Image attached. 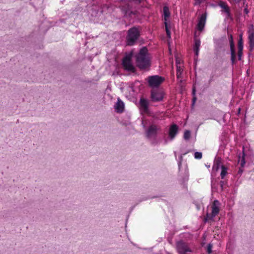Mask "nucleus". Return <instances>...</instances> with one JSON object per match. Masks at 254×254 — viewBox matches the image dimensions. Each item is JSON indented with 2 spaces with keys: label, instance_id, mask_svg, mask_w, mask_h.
Wrapping results in <instances>:
<instances>
[{
  "label": "nucleus",
  "instance_id": "obj_1",
  "mask_svg": "<svg viewBox=\"0 0 254 254\" xmlns=\"http://www.w3.org/2000/svg\"><path fill=\"white\" fill-rule=\"evenodd\" d=\"M135 58L136 65L140 69H146L150 66V59L146 48H141Z\"/></svg>",
  "mask_w": 254,
  "mask_h": 254
},
{
  "label": "nucleus",
  "instance_id": "obj_2",
  "mask_svg": "<svg viewBox=\"0 0 254 254\" xmlns=\"http://www.w3.org/2000/svg\"><path fill=\"white\" fill-rule=\"evenodd\" d=\"M220 203L217 200H215L212 205V212L211 214L207 213L204 218V221L213 220V218L218 214L220 211Z\"/></svg>",
  "mask_w": 254,
  "mask_h": 254
},
{
  "label": "nucleus",
  "instance_id": "obj_3",
  "mask_svg": "<svg viewBox=\"0 0 254 254\" xmlns=\"http://www.w3.org/2000/svg\"><path fill=\"white\" fill-rule=\"evenodd\" d=\"M139 36V32L138 29L133 27L128 31V34L127 37V43L128 45H133L134 42L137 40Z\"/></svg>",
  "mask_w": 254,
  "mask_h": 254
},
{
  "label": "nucleus",
  "instance_id": "obj_4",
  "mask_svg": "<svg viewBox=\"0 0 254 254\" xmlns=\"http://www.w3.org/2000/svg\"><path fill=\"white\" fill-rule=\"evenodd\" d=\"M159 130L160 127L154 124H152L146 129L145 132V136L146 138L150 139L155 138Z\"/></svg>",
  "mask_w": 254,
  "mask_h": 254
},
{
  "label": "nucleus",
  "instance_id": "obj_5",
  "mask_svg": "<svg viewBox=\"0 0 254 254\" xmlns=\"http://www.w3.org/2000/svg\"><path fill=\"white\" fill-rule=\"evenodd\" d=\"M164 80V78L159 75L150 76L148 77L149 85L152 87L159 86Z\"/></svg>",
  "mask_w": 254,
  "mask_h": 254
},
{
  "label": "nucleus",
  "instance_id": "obj_6",
  "mask_svg": "<svg viewBox=\"0 0 254 254\" xmlns=\"http://www.w3.org/2000/svg\"><path fill=\"white\" fill-rule=\"evenodd\" d=\"M176 247L179 254H190L189 253L191 252L188 245L182 241L177 243Z\"/></svg>",
  "mask_w": 254,
  "mask_h": 254
},
{
  "label": "nucleus",
  "instance_id": "obj_7",
  "mask_svg": "<svg viewBox=\"0 0 254 254\" xmlns=\"http://www.w3.org/2000/svg\"><path fill=\"white\" fill-rule=\"evenodd\" d=\"M248 33L249 50L252 52L254 49V26L253 24H250L249 26Z\"/></svg>",
  "mask_w": 254,
  "mask_h": 254
},
{
  "label": "nucleus",
  "instance_id": "obj_8",
  "mask_svg": "<svg viewBox=\"0 0 254 254\" xmlns=\"http://www.w3.org/2000/svg\"><path fill=\"white\" fill-rule=\"evenodd\" d=\"M123 65L125 69L127 71L134 72L135 68L132 64L129 57L126 56L123 60Z\"/></svg>",
  "mask_w": 254,
  "mask_h": 254
},
{
  "label": "nucleus",
  "instance_id": "obj_9",
  "mask_svg": "<svg viewBox=\"0 0 254 254\" xmlns=\"http://www.w3.org/2000/svg\"><path fill=\"white\" fill-rule=\"evenodd\" d=\"M229 41L231 50V61L232 64H234L236 63V56L235 51V45L233 42V37L232 35H231L229 37Z\"/></svg>",
  "mask_w": 254,
  "mask_h": 254
},
{
  "label": "nucleus",
  "instance_id": "obj_10",
  "mask_svg": "<svg viewBox=\"0 0 254 254\" xmlns=\"http://www.w3.org/2000/svg\"><path fill=\"white\" fill-rule=\"evenodd\" d=\"M207 18L206 13L202 14L199 18L198 22L197 25V29L200 31L203 30L206 23Z\"/></svg>",
  "mask_w": 254,
  "mask_h": 254
},
{
  "label": "nucleus",
  "instance_id": "obj_11",
  "mask_svg": "<svg viewBox=\"0 0 254 254\" xmlns=\"http://www.w3.org/2000/svg\"><path fill=\"white\" fill-rule=\"evenodd\" d=\"M151 97L153 101H160L162 100L163 98V93L160 91L152 90Z\"/></svg>",
  "mask_w": 254,
  "mask_h": 254
},
{
  "label": "nucleus",
  "instance_id": "obj_12",
  "mask_svg": "<svg viewBox=\"0 0 254 254\" xmlns=\"http://www.w3.org/2000/svg\"><path fill=\"white\" fill-rule=\"evenodd\" d=\"M178 132V127L175 125H172L169 128V137L171 140H173Z\"/></svg>",
  "mask_w": 254,
  "mask_h": 254
},
{
  "label": "nucleus",
  "instance_id": "obj_13",
  "mask_svg": "<svg viewBox=\"0 0 254 254\" xmlns=\"http://www.w3.org/2000/svg\"><path fill=\"white\" fill-rule=\"evenodd\" d=\"M114 108L117 113H123L125 109L124 103L119 98L117 103L114 105Z\"/></svg>",
  "mask_w": 254,
  "mask_h": 254
},
{
  "label": "nucleus",
  "instance_id": "obj_14",
  "mask_svg": "<svg viewBox=\"0 0 254 254\" xmlns=\"http://www.w3.org/2000/svg\"><path fill=\"white\" fill-rule=\"evenodd\" d=\"M140 110L142 112L147 113L148 112V102L144 98H141L139 101Z\"/></svg>",
  "mask_w": 254,
  "mask_h": 254
},
{
  "label": "nucleus",
  "instance_id": "obj_15",
  "mask_svg": "<svg viewBox=\"0 0 254 254\" xmlns=\"http://www.w3.org/2000/svg\"><path fill=\"white\" fill-rule=\"evenodd\" d=\"M219 6L222 9V11L225 12L227 15V17H229L230 16V8L227 3L223 1H220L218 4Z\"/></svg>",
  "mask_w": 254,
  "mask_h": 254
},
{
  "label": "nucleus",
  "instance_id": "obj_16",
  "mask_svg": "<svg viewBox=\"0 0 254 254\" xmlns=\"http://www.w3.org/2000/svg\"><path fill=\"white\" fill-rule=\"evenodd\" d=\"M200 46V40L199 39L194 38V45L193 46V50L195 52V56L198 55L199 47Z\"/></svg>",
  "mask_w": 254,
  "mask_h": 254
},
{
  "label": "nucleus",
  "instance_id": "obj_17",
  "mask_svg": "<svg viewBox=\"0 0 254 254\" xmlns=\"http://www.w3.org/2000/svg\"><path fill=\"white\" fill-rule=\"evenodd\" d=\"M245 156V154L244 153V151L243 150L242 156L241 157L240 156H239V159L238 160L239 163L240 164V165L242 167H244L246 164Z\"/></svg>",
  "mask_w": 254,
  "mask_h": 254
},
{
  "label": "nucleus",
  "instance_id": "obj_18",
  "mask_svg": "<svg viewBox=\"0 0 254 254\" xmlns=\"http://www.w3.org/2000/svg\"><path fill=\"white\" fill-rule=\"evenodd\" d=\"M163 13L164 15V19L166 20V18L168 17L170 15L169 10L168 7L164 6L163 7Z\"/></svg>",
  "mask_w": 254,
  "mask_h": 254
},
{
  "label": "nucleus",
  "instance_id": "obj_19",
  "mask_svg": "<svg viewBox=\"0 0 254 254\" xmlns=\"http://www.w3.org/2000/svg\"><path fill=\"white\" fill-rule=\"evenodd\" d=\"M183 69L180 67L177 66V77L178 79L181 77V75L183 72Z\"/></svg>",
  "mask_w": 254,
  "mask_h": 254
},
{
  "label": "nucleus",
  "instance_id": "obj_20",
  "mask_svg": "<svg viewBox=\"0 0 254 254\" xmlns=\"http://www.w3.org/2000/svg\"><path fill=\"white\" fill-rule=\"evenodd\" d=\"M190 137V131L189 130H187L185 131L184 134V138L186 140H188Z\"/></svg>",
  "mask_w": 254,
  "mask_h": 254
},
{
  "label": "nucleus",
  "instance_id": "obj_21",
  "mask_svg": "<svg viewBox=\"0 0 254 254\" xmlns=\"http://www.w3.org/2000/svg\"><path fill=\"white\" fill-rule=\"evenodd\" d=\"M227 174V169L223 166H222V171L221 172V177L222 179H224Z\"/></svg>",
  "mask_w": 254,
  "mask_h": 254
},
{
  "label": "nucleus",
  "instance_id": "obj_22",
  "mask_svg": "<svg viewBox=\"0 0 254 254\" xmlns=\"http://www.w3.org/2000/svg\"><path fill=\"white\" fill-rule=\"evenodd\" d=\"M243 44L242 37H241L239 42H238V50L239 51H243Z\"/></svg>",
  "mask_w": 254,
  "mask_h": 254
},
{
  "label": "nucleus",
  "instance_id": "obj_23",
  "mask_svg": "<svg viewBox=\"0 0 254 254\" xmlns=\"http://www.w3.org/2000/svg\"><path fill=\"white\" fill-rule=\"evenodd\" d=\"M187 153L186 152L185 153H183V154H182L179 157V161H178V167H179V168L180 169L181 168V165H182V162L183 161V156L186 155Z\"/></svg>",
  "mask_w": 254,
  "mask_h": 254
},
{
  "label": "nucleus",
  "instance_id": "obj_24",
  "mask_svg": "<svg viewBox=\"0 0 254 254\" xmlns=\"http://www.w3.org/2000/svg\"><path fill=\"white\" fill-rule=\"evenodd\" d=\"M192 94H193V98H192V105H194L196 100V97H195V87L193 86L192 88Z\"/></svg>",
  "mask_w": 254,
  "mask_h": 254
},
{
  "label": "nucleus",
  "instance_id": "obj_25",
  "mask_svg": "<svg viewBox=\"0 0 254 254\" xmlns=\"http://www.w3.org/2000/svg\"><path fill=\"white\" fill-rule=\"evenodd\" d=\"M194 157L195 159H199L202 158V153L199 152H196L194 153Z\"/></svg>",
  "mask_w": 254,
  "mask_h": 254
},
{
  "label": "nucleus",
  "instance_id": "obj_26",
  "mask_svg": "<svg viewBox=\"0 0 254 254\" xmlns=\"http://www.w3.org/2000/svg\"><path fill=\"white\" fill-rule=\"evenodd\" d=\"M212 245L211 244H209L208 245H207V253L210 254L212 253Z\"/></svg>",
  "mask_w": 254,
  "mask_h": 254
},
{
  "label": "nucleus",
  "instance_id": "obj_27",
  "mask_svg": "<svg viewBox=\"0 0 254 254\" xmlns=\"http://www.w3.org/2000/svg\"><path fill=\"white\" fill-rule=\"evenodd\" d=\"M165 24L166 31V34H167V37L170 38L171 36V33H170V31L169 30V29H168L167 23L165 22Z\"/></svg>",
  "mask_w": 254,
  "mask_h": 254
},
{
  "label": "nucleus",
  "instance_id": "obj_28",
  "mask_svg": "<svg viewBox=\"0 0 254 254\" xmlns=\"http://www.w3.org/2000/svg\"><path fill=\"white\" fill-rule=\"evenodd\" d=\"M205 0H194V5H199L203 2H204Z\"/></svg>",
  "mask_w": 254,
  "mask_h": 254
},
{
  "label": "nucleus",
  "instance_id": "obj_29",
  "mask_svg": "<svg viewBox=\"0 0 254 254\" xmlns=\"http://www.w3.org/2000/svg\"><path fill=\"white\" fill-rule=\"evenodd\" d=\"M242 51H239V50H238V57L239 61L242 60V56L243 54Z\"/></svg>",
  "mask_w": 254,
  "mask_h": 254
},
{
  "label": "nucleus",
  "instance_id": "obj_30",
  "mask_svg": "<svg viewBox=\"0 0 254 254\" xmlns=\"http://www.w3.org/2000/svg\"><path fill=\"white\" fill-rule=\"evenodd\" d=\"M215 162L218 166L219 163H220V160L219 159L216 160Z\"/></svg>",
  "mask_w": 254,
  "mask_h": 254
},
{
  "label": "nucleus",
  "instance_id": "obj_31",
  "mask_svg": "<svg viewBox=\"0 0 254 254\" xmlns=\"http://www.w3.org/2000/svg\"><path fill=\"white\" fill-rule=\"evenodd\" d=\"M244 11L246 13H248L249 12V11L247 8H245Z\"/></svg>",
  "mask_w": 254,
  "mask_h": 254
},
{
  "label": "nucleus",
  "instance_id": "obj_32",
  "mask_svg": "<svg viewBox=\"0 0 254 254\" xmlns=\"http://www.w3.org/2000/svg\"><path fill=\"white\" fill-rule=\"evenodd\" d=\"M234 1L236 3H238L241 0H234Z\"/></svg>",
  "mask_w": 254,
  "mask_h": 254
},
{
  "label": "nucleus",
  "instance_id": "obj_33",
  "mask_svg": "<svg viewBox=\"0 0 254 254\" xmlns=\"http://www.w3.org/2000/svg\"><path fill=\"white\" fill-rule=\"evenodd\" d=\"M243 172V170L241 169H239V172H240V173H242Z\"/></svg>",
  "mask_w": 254,
  "mask_h": 254
},
{
  "label": "nucleus",
  "instance_id": "obj_34",
  "mask_svg": "<svg viewBox=\"0 0 254 254\" xmlns=\"http://www.w3.org/2000/svg\"><path fill=\"white\" fill-rule=\"evenodd\" d=\"M240 111H241V109L240 108L239 109V111H238V113H240Z\"/></svg>",
  "mask_w": 254,
  "mask_h": 254
},
{
  "label": "nucleus",
  "instance_id": "obj_35",
  "mask_svg": "<svg viewBox=\"0 0 254 254\" xmlns=\"http://www.w3.org/2000/svg\"><path fill=\"white\" fill-rule=\"evenodd\" d=\"M175 157H176V152H175Z\"/></svg>",
  "mask_w": 254,
  "mask_h": 254
}]
</instances>
